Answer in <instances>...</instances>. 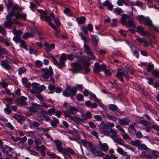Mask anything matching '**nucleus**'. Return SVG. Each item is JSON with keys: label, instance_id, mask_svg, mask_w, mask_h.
<instances>
[{"label": "nucleus", "instance_id": "nucleus-63", "mask_svg": "<svg viewBox=\"0 0 159 159\" xmlns=\"http://www.w3.org/2000/svg\"><path fill=\"white\" fill-rule=\"evenodd\" d=\"M55 113V110L54 108L49 109L47 113H48L49 116H51L54 113Z\"/></svg>", "mask_w": 159, "mask_h": 159}, {"label": "nucleus", "instance_id": "nucleus-39", "mask_svg": "<svg viewBox=\"0 0 159 159\" xmlns=\"http://www.w3.org/2000/svg\"><path fill=\"white\" fill-rule=\"evenodd\" d=\"M20 43V48H24L26 50H27L28 48L27 47V45L24 41L22 40Z\"/></svg>", "mask_w": 159, "mask_h": 159}, {"label": "nucleus", "instance_id": "nucleus-5", "mask_svg": "<svg viewBox=\"0 0 159 159\" xmlns=\"http://www.w3.org/2000/svg\"><path fill=\"white\" fill-rule=\"evenodd\" d=\"M116 77L121 82L124 81L123 76L127 80H129L130 78L127 71L124 69L119 70L116 72Z\"/></svg>", "mask_w": 159, "mask_h": 159}, {"label": "nucleus", "instance_id": "nucleus-61", "mask_svg": "<svg viewBox=\"0 0 159 159\" xmlns=\"http://www.w3.org/2000/svg\"><path fill=\"white\" fill-rule=\"evenodd\" d=\"M0 53L2 54H6L8 53V51L5 48L0 46Z\"/></svg>", "mask_w": 159, "mask_h": 159}, {"label": "nucleus", "instance_id": "nucleus-18", "mask_svg": "<svg viewBox=\"0 0 159 159\" xmlns=\"http://www.w3.org/2000/svg\"><path fill=\"white\" fill-rule=\"evenodd\" d=\"M32 89L30 90V93L32 94L39 93L38 84L34 83L32 84Z\"/></svg>", "mask_w": 159, "mask_h": 159}, {"label": "nucleus", "instance_id": "nucleus-54", "mask_svg": "<svg viewBox=\"0 0 159 159\" xmlns=\"http://www.w3.org/2000/svg\"><path fill=\"white\" fill-rule=\"evenodd\" d=\"M153 75L154 76L156 77L159 78V70L155 69L153 71Z\"/></svg>", "mask_w": 159, "mask_h": 159}, {"label": "nucleus", "instance_id": "nucleus-1", "mask_svg": "<svg viewBox=\"0 0 159 159\" xmlns=\"http://www.w3.org/2000/svg\"><path fill=\"white\" fill-rule=\"evenodd\" d=\"M81 142L84 145H87L91 149V152L96 156H101L103 157V159H112L111 157L108 155H105L103 153L97 151L93 145L86 140H81Z\"/></svg>", "mask_w": 159, "mask_h": 159}, {"label": "nucleus", "instance_id": "nucleus-60", "mask_svg": "<svg viewBox=\"0 0 159 159\" xmlns=\"http://www.w3.org/2000/svg\"><path fill=\"white\" fill-rule=\"evenodd\" d=\"M37 132L38 134L40 135H43L44 134V132L43 129V128H39L38 129Z\"/></svg>", "mask_w": 159, "mask_h": 159}, {"label": "nucleus", "instance_id": "nucleus-9", "mask_svg": "<svg viewBox=\"0 0 159 159\" xmlns=\"http://www.w3.org/2000/svg\"><path fill=\"white\" fill-rule=\"evenodd\" d=\"M152 154L154 156L150 155L148 151L143 152L142 153V156L147 158L151 159H156V158L159 157V153L157 151H153L152 152Z\"/></svg>", "mask_w": 159, "mask_h": 159}, {"label": "nucleus", "instance_id": "nucleus-51", "mask_svg": "<svg viewBox=\"0 0 159 159\" xmlns=\"http://www.w3.org/2000/svg\"><path fill=\"white\" fill-rule=\"evenodd\" d=\"M37 116L40 118L42 120H43V118L45 115L42 111L38 112L37 111L36 113Z\"/></svg>", "mask_w": 159, "mask_h": 159}, {"label": "nucleus", "instance_id": "nucleus-47", "mask_svg": "<svg viewBox=\"0 0 159 159\" xmlns=\"http://www.w3.org/2000/svg\"><path fill=\"white\" fill-rule=\"evenodd\" d=\"M128 25L129 27L135 28V25L134 23L133 20H130L128 22Z\"/></svg>", "mask_w": 159, "mask_h": 159}, {"label": "nucleus", "instance_id": "nucleus-29", "mask_svg": "<svg viewBox=\"0 0 159 159\" xmlns=\"http://www.w3.org/2000/svg\"><path fill=\"white\" fill-rule=\"evenodd\" d=\"M83 48L84 51L86 52V53L87 54L90 53L92 51L89 46L85 43L84 44Z\"/></svg>", "mask_w": 159, "mask_h": 159}, {"label": "nucleus", "instance_id": "nucleus-28", "mask_svg": "<svg viewBox=\"0 0 159 159\" xmlns=\"http://www.w3.org/2000/svg\"><path fill=\"white\" fill-rule=\"evenodd\" d=\"M2 149L4 152L7 153L9 156L11 157V156L9 154V152H11L12 151V149L11 148L7 146L4 145L2 147Z\"/></svg>", "mask_w": 159, "mask_h": 159}, {"label": "nucleus", "instance_id": "nucleus-16", "mask_svg": "<svg viewBox=\"0 0 159 159\" xmlns=\"http://www.w3.org/2000/svg\"><path fill=\"white\" fill-rule=\"evenodd\" d=\"M137 32L139 33L141 35L145 36L147 35L148 37H149L151 35L150 33L144 30V28L141 26H139L137 28Z\"/></svg>", "mask_w": 159, "mask_h": 159}, {"label": "nucleus", "instance_id": "nucleus-27", "mask_svg": "<svg viewBox=\"0 0 159 159\" xmlns=\"http://www.w3.org/2000/svg\"><path fill=\"white\" fill-rule=\"evenodd\" d=\"M109 131L111 134V135H110L111 138L113 139H118L117 137V133L115 131L113 130L111 128L110 129Z\"/></svg>", "mask_w": 159, "mask_h": 159}, {"label": "nucleus", "instance_id": "nucleus-13", "mask_svg": "<svg viewBox=\"0 0 159 159\" xmlns=\"http://www.w3.org/2000/svg\"><path fill=\"white\" fill-rule=\"evenodd\" d=\"M109 129V126L107 124H104L100 126L99 127L100 131L106 135H109L110 133L108 130Z\"/></svg>", "mask_w": 159, "mask_h": 159}, {"label": "nucleus", "instance_id": "nucleus-45", "mask_svg": "<svg viewBox=\"0 0 159 159\" xmlns=\"http://www.w3.org/2000/svg\"><path fill=\"white\" fill-rule=\"evenodd\" d=\"M113 12L116 15H119L120 13H122V10L120 8L117 7L114 9Z\"/></svg>", "mask_w": 159, "mask_h": 159}, {"label": "nucleus", "instance_id": "nucleus-21", "mask_svg": "<svg viewBox=\"0 0 159 159\" xmlns=\"http://www.w3.org/2000/svg\"><path fill=\"white\" fill-rule=\"evenodd\" d=\"M83 61L85 62L84 63V69L86 73H88L90 70V69L89 68L88 66L90 65V63L88 61H86L85 60L86 59V57L85 56H84L83 57Z\"/></svg>", "mask_w": 159, "mask_h": 159}, {"label": "nucleus", "instance_id": "nucleus-44", "mask_svg": "<svg viewBox=\"0 0 159 159\" xmlns=\"http://www.w3.org/2000/svg\"><path fill=\"white\" fill-rule=\"evenodd\" d=\"M117 152L120 154L124 156H127V153L125 152L124 150L121 148H118L117 149Z\"/></svg>", "mask_w": 159, "mask_h": 159}, {"label": "nucleus", "instance_id": "nucleus-26", "mask_svg": "<svg viewBox=\"0 0 159 159\" xmlns=\"http://www.w3.org/2000/svg\"><path fill=\"white\" fill-rule=\"evenodd\" d=\"M44 46L46 48V50L48 51H50L52 49H53L55 47V45L54 43H52L50 45L47 43L44 44Z\"/></svg>", "mask_w": 159, "mask_h": 159}, {"label": "nucleus", "instance_id": "nucleus-4", "mask_svg": "<svg viewBox=\"0 0 159 159\" xmlns=\"http://www.w3.org/2000/svg\"><path fill=\"white\" fill-rule=\"evenodd\" d=\"M53 141V142L55 143L56 146L57 150L61 153H63L64 155L67 156L69 158H71V156L67 151L66 149L62 148V145L63 143L58 140H52Z\"/></svg>", "mask_w": 159, "mask_h": 159}, {"label": "nucleus", "instance_id": "nucleus-58", "mask_svg": "<svg viewBox=\"0 0 159 159\" xmlns=\"http://www.w3.org/2000/svg\"><path fill=\"white\" fill-rule=\"evenodd\" d=\"M154 67L153 65L151 63L148 64V66L147 70L148 72H150L153 70Z\"/></svg>", "mask_w": 159, "mask_h": 159}, {"label": "nucleus", "instance_id": "nucleus-3", "mask_svg": "<svg viewBox=\"0 0 159 159\" xmlns=\"http://www.w3.org/2000/svg\"><path fill=\"white\" fill-rule=\"evenodd\" d=\"M137 19L140 23H143L151 28H153L152 21L148 17H145L143 15H139L136 17Z\"/></svg>", "mask_w": 159, "mask_h": 159}, {"label": "nucleus", "instance_id": "nucleus-12", "mask_svg": "<svg viewBox=\"0 0 159 159\" xmlns=\"http://www.w3.org/2000/svg\"><path fill=\"white\" fill-rule=\"evenodd\" d=\"M31 105L32 106L29 107V111L31 113H36L37 112V110H42L43 109L41 106L37 103H32Z\"/></svg>", "mask_w": 159, "mask_h": 159}, {"label": "nucleus", "instance_id": "nucleus-7", "mask_svg": "<svg viewBox=\"0 0 159 159\" xmlns=\"http://www.w3.org/2000/svg\"><path fill=\"white\" fill-rule=\"evenodd\" d=\"M21 10V8L17 5H15L12 7V9L11 11L9 12V14L6 16V19L8 21H11V19L13 16H15L16 13L15 11H20Z\"/></svg>", "mask_w": 159, "mask_h": 159}, {"label": "nucleus", "instance_id": "nucleus-24", "mask_svg": "<svg viewBox=\"0 0 159 159\" xmlns=\"http://www.w3.org/2000/svg\"><path fill=\"white\" fill-rule=\"evenodd\" d=\"M21 11V10L20 11H17L15 15L16 18L17 19L22 18L23 20H25L26 19V15L23 13L20 14L19 12Z\"/></svg>", "mask_w": 159, "mask_h": 159}, {"label": "nucleus", "instance_id": "nucleus-25", "mask_svg": "<svg viewBox=\"0 0 159 159\" xmlns=\"http://www.w3.org/2000/svg\"><path fill=\"white\" fill-rule=\"evenodd\" d=\"M136 125V123H134L129 126V131L131 134H135L136 130L135 128V126Z\"/></svg>", "mask_w": 159, "mask_h": 159}, {"label": "nucleus", "instance_id": "nucleus-40", "mask_svg": "<svg viewBox=\"0 0 159 159\" xmlns=\"http://www.w3.org/2000/svg\"><path fill=\"white\" fill-rule=\"evenodd\" d=\"M69 88L70 90V91L71 95H75L77 91V89L76 87H73L71 88V87H69Z\"/></svg>", "mask_w": 159, "mask_h": 159}, {"label": "nucleus", "instance_id": "nucleus-50", "mask_svg": "<svg viewBox=\"0 0 159 159\" xmlns=\"http://www.w3.org/2000/svg\"><path fill=\"white\" fill-rule=\"evenodd\" d=\"M41 106L42 107H44L47 108L48 107H50V105L47 103L46 102V101L44 100L41 102Z\"/></svg>", "mask_w": 159, "mask_h": 159}, {"label": "nucleus", "instance_id": "nucleus-30", "mask_svg": "<svg viewBox=\"0 0 159 159\" xmlns=\"http://www.w3.org/2000/svg\"><path fill=\"white\" fill-rule=\"evenodd\" d=\"M12 21H6L3 24L4 26L9 29H11L12 27Z\"/></svg>", "mask_w": 159, "mask_h": 159}, {"label": "nucleus", "instance_id": "nucleus-11", "mask_svg": "<svg viewBox=\"0 0 159 159\" xmlns=\"http://www.w3.org/2000/svg\"><path fill=\"white\" fill-rule=\"evenodd\" d=\"M65 117H68L70 120L76 122L78 124H80L81 123H84V121L81 118L77 116L73 117L70 116L69 113L67 111H65Z\"/></svg>", "mask_w": 159, "mask_h": 159}, {"label": "nucleus", "instance_id": "nucleus-49", "mask_svg": "<svg viewBox=\"0 0 159 159\" xmlns=\"http://www.w3.org/2000/svg\"><path fill=\"white\" fill-rule=\"evenodd\" d=\"M13 40L17 43H20L22 40L20 37L18 35H16L14 36L13 38Z\"/></svg>", "mask_w": 159, "mask_h": 159}, {"label": "nucleus", "instance_id": "nucleus-52", "mask_svg": "<svg viewBox=\"0 0 159 159\" xmlns=\"http://www.w3.org/2000/svg\"><path fill=\"white\" fill-rule=\"evenodd\" d=\"M26 135L28 137L34 138L35 137V133L34 132L30 131L27 132Z\"/></svg>", "mask_w": 159, "mask_h": 159}, {"label": "nucleus", "instance_id": "nucleus-6", "mask_svg": "<svg viewBox=\"0 0 159 159\" xmlns=\"http://www.w3.org/2000/svg\"><path fill=\"white\" fill-rule=\"evenodd\" d=\"M41 70L43 72L42 77L44 79H48L53 75V70L51 66H49L48 68L46 67L42 68Z\"/></svg>", "mask_w": 159, "mask_h": 159}, {"label": "nucleus", "instance_id": "nucleus-62", "mask_svg": "<svg viewBox=\"0 0 159 159\" xmlns=\"http://www.w3.org/2000/svg\"><path fill=\"white\" fill-rule=\"evenodd\" d=\"M54 21L57 25L59 26L61 25V23L59 19L57 18L54 19Z\"/></svg>", "mask_w": 159, "mask_h": 159}, {"label": "nucleus", "instance_id": "nucleus-48", "mask_svg": "<svg viewBox=\"0 0 159 159\" xmlns=\"http://www.w3.org/2000/svg\"><path fill=\"white\" fill-rule=\"evenodd\" d=\"M143 3L140 2H131V5L132 6L136 5L138 7H141L143 5Z\"/></svg>", "mask_w": 159, "mask_h": 159}, {"label": "nucleus", "instance_id": "nucleus-59", "mask_svg": "<svg viewBox=\"0 0 159 159\" xmlns=\"http://www.w3.org/2000/svg\"><path fill=\"white\" fill-rule=\"evenodd\" d=\"M116 127L118 130L122 132V133H125V130L120 125H117L116 126Z\"/></svg>", "mask_w": 159, "mask_h": 159}, {"label": "nucleus", "instance_id": "nucleus-64", "mask_svg": "<svg viewBox=\"0 0 159 159\" xmlns=\"http://www.w3.org/2000/svg\"><path fill=\"white\" fill-rule=\"evenodd\" d=\"M26 70V69L24 67L20 68L19 69L18 74L21 75Z\"/></svg>", "mask_w": 159, "mask_h": 159}, {"label": "nucleus", "instance_id": "nucleus-34", "mask_svg": "<svg viewBox=\"0 0 159 159\" xmlns=\"http://www.w3.org/2000/svg\"><path fill=\"white\" fill-rule=\"evenodd\" d=\"M131 49L132 51H134L133 55L135 56L137 58H139V53L138 51L137 50V48L136 47L133 46L131 47Z\"/></svg>", "mask_w": 159, "mask_h": 159}, {"label": "nucleus", "instance_id": "nucleus-15", "mask_svg": "<svg viewBox=\"0 0 159 159\" xmlns=\"http://www.w3.org/2000/svg\"><path fill=\"white\" fill-rule=\"evenodd\" d=\"M1 66L6 70H9L11 68V64L6 60H2L1 61Z\"/></svg>", "mask_w": 159, "mask_h": 159}, {"label": "nucleus", "instance_id": "nucleus-8", "mask_svg": "<svg viewBox=\"0 0 159 159\" xmlns=\"http://www.w3.org/2000/svg\"><path fill=\"white\" fill-rule=\"evenodd\" d=\"M63 106L68 111H63V112L64 113V115L65 116V111L68 112L70 116L71 114H75L76 113L77 111V109L75 107L71 106L66 103H64L63 104Z\"/></svg>", "mask_w": 159, "mask_h": 159}, {"label": "nucleus", "instance_id": "nucleus-17", "mask_svg": "<svg viewBox=\"0 0 159 159\" xmlns=\"http://www.w3.org/2000/svg\"><path fill=\"white\" fill-rule=\"evenodd\" d=\"M118 120V123L122 126L129 125L130 122V120L127 118H123L122 119L119 118Z\"/></svg>", "mask_w": 159, "mask_h": 159}, {"label": "nucleus", "instance_id": "nucleus-35", "mask_svg": "<svg viewBox=\"0 0 159 159\" xmlns=\"http://www.w3.org/2000/svg\"><path fill=\"white\" fill-rule=\"evenodd\" d=\"M66 97H69L71 95L70 91V90L69 87H67L65 91L62 93Z\"/></svg>", "mask_w": 159, "mask_h": 159}, {"label": "nucleus", "instance_id": "nucleus-56", "mask_svg": "<svg viewBox=\"0 0 159 159\" xmlns=\"http://www.w3.org/2000/svg\"><path fill=\"white\" fill-rule=\"evenodd\" d=\"M35 65L37 67L41 68L43 65V63L39 60H37L35 61Z\"/></svg>", "mask_w": 159, "mask_h": 159}, {"label": "nucleus", "instance_id": "nucleus-46", "mask_svg": "<svg viewBox=\"0 0 159 159\" xmlns=\"http://www.w3.org/2000/svg\"><path fill=\"white\" fill-rule=\"evenodd\" d=\"M64 13L66 14L69 16H72V13L68 8H66L64 11Z\"/></svg>", "mask_w": 159, "mask_h": 159}, {"label": "nucleus", "instance_id": "nucleus-23", "mask_svg": "<svg viewBox=\"0 0 159 159\" xmlns=\"http://www.w3.org/2000/svg\"><path fill=\"white\" fill-rule=\"evenodd\" d=\"M13 117L20 124L22 121L25 120L24 118L21 115L17 113L15 114L13 116Z\"/></svg>", "mask_w": 159, "mask_h": 159}, {"label": "nucleus", "instance_id": "nucleus-20", "mask_svg": "<svg viewBox=\"0 0 159 159\" xmlns=\"http://www.w3.org/2000/svg\"><path fill=\"white\" fill-rule=\"evenodd\" d=\"M40 18L41 20H44L46 22H48L51 20V18L47 16V13L44 11L40 15Z\"/></svg>", "mask_w": 159, "mask_h": 159}, {"label": "nucleus", "instance_id": "nucleus-55", "mask_svg": "<svg viewBox=\"0 0 159 159\" xmlns=\"http://www.w3.org/2000/svg\"><path fill=\"white\" fill-rule=\"evenodd\" d=\"M111 25L112 27L117 26V22L116 19H114L112 20L111 22Z\"/></svg>", "mask_w": 159, "mask_h": 159}, {"label": "nucleus", "instance_id": "nucleus-57", "mask_svg": "<svg viewBox=\"0 0 159 159\" xmlns=\"http://www.w3.org/2000/svg\"><path fill=\"white\" fill-rule=\"evenodd\" d=\"M109 108V109L112 111H116L117 109L118 108L114 104L110 105Z\"/></svg>", "mask_w": 159, "mask_h": 159}, {"label": "nucleus", "instance_id": "nucleus-38", "mask_svg": "<svg viewBox=\"0 0 159 159\" xmlns=\"http://www.w3.org/2000/svg\"><path fill=\"white\" fill-rule=\"evenodd\" d=\"M13 33L16 35H21L23 34V32L20 30H17L16 28L13 27Z\"/></svg>", "mask_w": 159, "mask_h": 159}, {"label": "nucleus", "instance_id": "nucleus-19", "mask_svg": "<svg viewBox=\"0 0 159 159\" xmlns=\"http://www.w3.org/2000/svg\"><path fill=\"white\" fill-rule=\"evenodd\" d=\"M27 98L24 96H21L20 98H17L16 102H17L22 106H25L26 104L25 101L27 99Z\"/></svg>", "mask_w": 159, "mask_h": 159}, {"label": "nucleus", "instance_id": "nucleus-2", "mask_svg": "<svg viewBox=\"0 0 159 159\" xmlns=\"http://www.w3.org/2000/svg\"><path fill=\"white\" fill-rule=\"evenodd\" d=\"M52 61L56 66H58L59 68L61 69V66H65V62L67 59L66 54L65 53H63L60 57L59 62L57 60L55 57L52 56L51 57Z\"/></svg>", "mask_w": 159, "mask_h": 159}, {"label": "nucleus", "instance_id": "nucleus-10", "mask_svg": "<svg viewBox=\"0 0 159 159\" xmlns=\"http://www.w3.org/2000/svg\"><path fill=\"white\" fill-rule=\"evenodd\" d=\"M106 68V65L104 64H102L100 66L99 63L96 62L94 64V67L93 69L94 73L95 74H98L101 70L104 71Z\"/></svg>", "mask_w": 159, "mask_h": 159}, {"label": "nucleus", "instance_id": "nucleus-22", "mask_svg": "<svg viewBox=\"0 0 159 159\" xmlns=\"http://www.w3.org/2000/svg\"><path fill=\"white\" fill-rule=\"evenodd\" d=\"M129 18L130 16H129L125 14H122L121 16L120 23L123 25H125L127 23L126 20L129 19Z\"/></svg>", "mask_w": 159, "mask_h": 159}, {"label": "nucleus", "instance_id": "nucleus-31", "mask_svg": "<svg viewBox=\"0 0 159 159\" xmlns=\"http://www.w3.org/2000/svg\"><path fill=\"white\" fill-rule=\"evenodd\" d=\"M34 34L32 33H26L24 34L23 37L24 39H27L29 38H33L34 37Z\"/></svg>", "mask_w": 159, "mask_h": 159}, {"label": "nucleus", "instance_id": "nucleus-33", "mask_svg": "<svg viewBox=\"0 0 159 159\" xmlns=\"http://www.w3.org/2000/svg\"><path fill=\"white\" fill-rule=\"evenodd\" d=\"M86 18L84 16H81L80 17H78L76 20L79 24H82L85 22L86 20Z\"/></svg>", "mask_w": 159, "mask_h": 159}, {"label": "nucleus", "instance_id": "nucleus-14", "mask_svg": "<svg viewBox=\"0 0 159 159\" xmlns=\"http://www.w3.org/2000/svg\"><path fill=\"white\" fill-rule=\"evenodd\" d=\"M71 66L73 68V73H77L83 68V66L78 62L72 63L71 64Z\"/></svg>", "mask_w": 159, "mask_h": 159}, {"label": "nucleus", "instance_id": "nucleus-43", "mask_svg": "<svg viewBox=\"0 0 159 159\" xmlns=\"http://www.w3.org/2000/svg\"><path fill=\"white\" fill-rule=\"evenodd\" d=\"M48 89L50 90V92L48 93H53L55 92V86L52 84H49L48 87Z\"/></svg>", "mask_w": 159, "mask_h": 159}, {"label": "nucleus", "instance_id": "nucleus-41", "mask_svg": "<svg viewBox=\"0 0 159 159\" xmlns=\"http://www.w3.org/2000/svg\"><path fill=\"white\" fill-rule=\"evenodd\" d=\"M0 33L3 36H5L7 34V32L5 27L0 25Z\"/></svg>", "mask_w": 159, "mask_h": 159}, {"label": "nucleus", "instance_id": "nucleus-36", "mask_svg": "<svg viewBox=\"0 0 159 159\" xmlns=\"http://www.w3.org/2000/svg\"><path fill=\"white\" fill-rule=\"evenodd\" d=\"M130 143L133 146H138L141 143V142L139 140H132Z\"/></svg>", "mask_w": 159, "mask_h": 159}, {"label": "nucleus", "instance_id": "nucleus-37", "mask_svg": "<svg viewBox=\"0 0 159 159\" xmlns=\"http://www.w3.org/2000/svg\"><path fill=\"white\" fill-rule=\"evenodd\" d=\"M100 146L101 148L104 151H107L108 149V146L106 143H102L100 141H99Z\"/></svg>", "mask_w": 159, "mask_h": 159}, {"label": "nucleus", "instance_id": "nucleus-53", "mask_svg": "<svg viewBox=\"0 0 159 159\" xmlns=\"http://www.w3.org/2000/svg\"><path fill=\"white\" fill-rule=\"evenodd\" d=\"M115 142L119 144L124 146L125 144V142L123 140H114Z\"/></svg>", "mask_w": 159, "mask_h": 159}, {"label": "nucleus", "instance_id": "nucleus-42", "mask_svg": "<svg viewBox=\"0 0 159 159\" xmlns=\"http://www.w3.org/2000/svg\"><path fill=\"white\" fill-rule=\"evenodd\" d=\"M34 143L36 145V149L37 150H39L40 147L39 145L41 144L42 142L41 140H35Z\"/></svg>", "mask_w": 159, "mask_h": 159}, {"label": "nucleus", "instance_id": "nucleus-32", "mask_svg": "<svg viewBox=\"0 0 159 159\" xmlns=\"http://www.w3.org/2000/svg\"><path fill=\"white\" fill-rule=\"evenodd\" d=\"M91 35L92 38L93 43V44L95 46H97L99 40L98 37L96 35Z\"/></svg>", "mask_w": 159, "mask_h": 159}]
</instances>
